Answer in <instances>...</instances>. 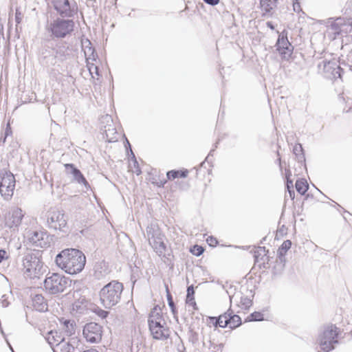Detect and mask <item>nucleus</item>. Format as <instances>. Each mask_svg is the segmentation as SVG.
<instances>
[{
    "label": "nucleus",
    "mask_w": 352,
    "mask_h": 352,
    "mask_svg": "<svg viewBox=\"0 0 352 352\" xmlns=\"http://www.w3.org/2000/svg\"><path fill=\"white\" fill-rule=\"evenodd\" d=\"M56 266L69 274H76L82 271L86 263L83 252L75 248L60 251L55 257Z\"/></svg>",
    "instance_id": "f257e3e1"
},
{
    "label": "nucleus",
    "mask_w": 352,
    "mask_h": 352,
    "mask_svg": "<svg viewBox=\"0 0 352 352\" xmlns=\"http://www.w3.org/2000/svg\"><path fill=\"white\" fill-rule=\"evenodd\" d=\"M124 285L118 280H111L103 286L99 292L100 305L105 309H111L121 300Z\"/></svg>",
    "instance_id": "f03ea898"
},
{
    "label": "nucleus",
    "mask_w": 352,
    "mask_h": 352,
    "mask_svg": "<svg viewBox=\"0 0 352 352\" xmlns=\"http://www.w3.org/2000/svg\"><path fill=\"white\" fill-rule=\"evenodd\" d=\"M41 251L26 253L23 257V270L24 274L30 278H39L45 271L41 261Z\"/></svg>",
    "instance_id": "7ed1b4c3"
},
{
    "label": "nucleus",
    "mask_w": 352,
    "mask_h": 352,
    "mask_svg": "<svg viewBox=\"0 0 352 352\" xmlns=\"http://www.w3.org/2000/svg\"><path fill=\"white\" fill-rule=\"evenodd\" d=\"M43 58L47 65H55L59 62L69 59L72 55V49L63 43L56 45L55 48L48 50L45 49L43 52Z\"/></svg>",
    "instance_id": "20e7f679"
},
{
    "label": "nucleus",
    "mask_w": 352,
    "mask_h": 352,
    "mask_svg": "<svg viewBox=\"0 0 352 352\" xmlns=\"http://www.w3.org/2000/svg\"><path fill=\"white\" fill-rule=\"evenodd\" d=\"M338 329L335 324L325 326L317 340L321 350L329 352L334 349L333 344L338 343Z\"/></svg>",
    "instance_id": "39448f33"
},
{
    "label": "nucleus",
    "mask_w": 352,
    "mask_h": 352,
    "mask_svg": "<svg viewBox=\"0 0 352 352\" xmlns=\"http://www.w3.org/2000/svg\"><path fill=\"white\" fill-rule=\"evenodd\" d=\"M71 284L69 278L58 273H52L45 278L44 287L51 294H57L63 292Z\"/></svg>",
    "instance_id": "423d86ee"
},
{
    "label": "nucleus",
    "mask_w": 352,
    "mask_h": 352,
    "mask_svg": "<svg viewBox=\"0 0 352 352\" xmlns=\"http://www.w3.org/2000/svg\"><path fill=\"white\" fill-rule=\"evenodd\" d=\"M74 28V22L72 19L57 18L50 23L48 30L53 37L62 38L70 34Z\"/></svg>",
    "instance_id": "0eeeda50"
},
{
    "label": "nucleus",
    "mask_w": 352,
    "mask_h": 352,
    "mask_svg": "<svg viewBox=\"0 0 352 352\" xmlns=\"http://www.w3.org/2000/svg\"><path fill=\"white\" fill-rule=\"evenodd\" d=\"M46 226L49 229L62 230L67 225V218L63 210L51 208L45 214Z\"/></svg>",
    "instance_id": "6e6552de"
},
{
    "label": "nucleus",
    "mask_w": 352,
    "mask_h": 352,
    "mask_svg": "<svg viewBox=\"0 0 352 352\" xmlns=\"http://www.w3.org/2000/svg\"><path fill=\"white\" fill-rule=\"evenodd\" d=\"M318 67L327 78L336 80L342 78L343 69L340 67L336 59L331 60L324 59L318 63Z\"/></svg>",
    "instance_id": "1a4fd4ad"
},
{
    "label": "nucleus",
    "mask_w": 352,
    "mask_h": 352,
    "mask_svg": "<svg viewBox=\"0 0 352 352\" xmlns=\"http://www.w3.org/2000/svg\"><path fill=\"white\" fill-rule=\"evenodd\" d=\"M82 334L87 342L98 343L102 339V327L96 322H89L84 326Z\"/></svg>",
    "instance_id": "9d476101"
},
{
    "label": "nucleus",
    "mask_w": 352,
    "mask_h": 352,
    "mask_svg": "<svg viewBox=\"0 0 352 352\" xmlns=\"http://www.w3.org/2000/svg\"><path fill=\"white\" fill-rule=\"evenodd\" d=\"M24 215L25 212L20 208H12L5 216L6 227L13 230H18Z\"/></svg>",
    "instance_id": "9b49d317"
},
{
    "label": "nucleus",
    "mask_w": 352,
    "mask_h": 352,
    "mask_svg": "<svg viewBox=\"0 0 352 352\" xmlns=\"http://www.w3.org/2000/svg\"><path fill=\"white\" fill-rule=\"evenodd\" d=\"M28 240L37 248H47L50 244L49 236L45 230H30L28 232Z\"/></svg>",
    "instance_id": "f8f14e48"
},
{
    "label": "nucleus",
    "mask_w": 352,
    "mask_h": 352,
    "mask_svg": "<svg viewBox=\"0 0 352 352\" xmlns=\"http://www.w3.org/2000/svg\"><path fill=\"white\" fill-rule=\"evenodd\" d=\"M276 47L282 58L288 60L291 57L294 47L288 41L287 33L285 34L284 31L279 34Z\"/></svg>",
    "instance_id": "ddd939ff"
},
{
    "label": "nucleus",
    "mask_w": 352,
    "mask_h": 352,
    "mask_svg": "<svg viewBox=\"0 0 352 352\" xmlns=\"http://www.w3.org/2000/svg\"><path fill=\"white\" fill-rule=\"evenodd\" d=\"M54 10L62 18L73 17L75 10L71 7L69 0H52Z\"/></svg>",
    "instance_id": "4468645a"
},
{
    "label": "nucleus",
    "mask_w": 352,
    "mask_h": 352,
    "mask_svg": "<svg viewBox=\"0 0 352 352\" xmlns=\"http://www.w3.org/2000/svg\"><path fill=\"white\" fill-rule=\"evenodd\" d=\"M65 166L67 172L73 175V178L75 182L79 184H82L87 189L90 188L89 183L84 175L73 164H65Z\"/></svg>",
    "instance_id": "2eb2a0df"
},
{
    "label": "nucleus",
    "mask_w": 352,
    "mask_h": 352,
    "mask_svg": "<svg viewBox=\"0 0 352 352\" xmlns=\"http://www.w3.org/2000/svg\"><path fill=\"white\" fill-rule=\"evenodd\" d=\"M94 275L97 279H102L110 272L108 265L104 261H100L95 264Z\"/></svg>",
    "instance_id": "dca6fc26"
},
{
    "label": "nucleus",
    "mask_w": 352,
    "mask_h": 352,
    "mask_svg": "<svg viewBox=\"0 0 352 352\" xmlns=\"http://www.w3.org/2000/svg\"><path fill=\"white\" fill-rule=\"evenodd\" d=\"M146 237L150 242L154 239H159V237L164 236V234L162 233V231L158 226V225L155 223H150L146 228Z\"/></svg>",
    "instance_id": "f3484780"
},
{
    "label": "nucleus",
    "mask_w": 352,
    "mask_h": 352,
    "mask_svg": "<svg viewBox=\"0 0 352 352\" xmlns=\"http://www.w3.org/2000/svg\"><path fill=\"white\" fill-rule=\"evenodd\" d=\"M149 244L158 256H164L166 250V246L164 243V236L159 237V239L151 241Z\"/></svg>",
    "instance_id": "a211bd4d"
},
{
    "label": "nucleus",
    "mask_w": 352,
    "mask_h": 352,
    "mask_svg": "<svg viewBox=\"0 0 352 352\" xmlns=\"http://www.w3.org/2000/svg\"><path fill=\"white\" fill-rule=\"evenodd\" d=\"M32 306L34 308L40 312L47 311L48 305L46 300L42 294H36L32 298Z\"/></svg>",
    "instance_id": "6ab92c4d"
},
{
    "label": "nucleus",
    "mask_w": 352,
    "mask_h": 352,
    "mask_svg": "<svg viewBox=\"0 0 352 352\" xmlns=\"http://www.w3.org/2000/svg\"><path fill=\"white\" fill-rule=\"evenodd\" d=\"M153 339L164 340L169 337V329L166 325L158 326L155 329H149Z\"/></svg>",
    "instance_id": "aec40b11"
},
{
    "label": "nucleus",
    "mask_w": 352,
    "mask_h": 352,
    "mask_svg": "<svg viewBox=\"0 0 352 352\" xmlns=\"http://www.w3.org/2000/svg\"><path fill=\"white\" fill-rule=\"evenodd\" d=\"M87 310V302L83 298L75 301L72 305L71 311L73 315L83 314Z\"/></svg>",
    "instance_id": "412c9836"
},
{
    "label": "nucleus",
    "mask_w": 352,
    "mask_h": 352,
    "mask_svg": "<svg viewBox=\"0 0 352 352\" xmlns=\"http://www.w3.org/2000/svg\"><path fill=\"white\" fill-rule=\"evenodd\" d=\"M226 315L227 322H228V326H229L230 328L234 329L241 324V318L238 315L234 314V312L231 309H229L226 312Z\"/></svg>",
    "instance_id": "4be33fe9"
},
{
    "label": "nucleus",
    "mask_w": 352,
    "mask_h": 352,
    "mask_svg": "<svg viewBox=\"0 0 352 352\" xmlns=\"http://www.w3.org/2000/svg\"><path fill=\"white\" fill-rule=\"evenodd\" d=\"M208 320L212 322L215 327H219L221 328H225L228 326V323L227 322L226 312L218 317L209 316Z\"/></svg>",
    "instance_id": "5701e85b"
},
{
    "label": "nucleus",
    "mask_w": 352,
    "mask_h": 352,
    "mask_svg": "<svg viewBox=\"0 0 352 352\" xmlns=\"http://www.w3.org/2000/svg\"><path fill=\"white\" fill-rule=\"evenodd\" d=\"M164 320L161 308L158 305L155 306L148 315V322Z\"/></svg>",
    "instance_id": "b1692460"
},
{
    "label": "nucleus",
    "mask_w": 352,
    "mask_h": 352,
    "mask_svg": "<svg viewBox=\"0 0 352 352\" xmlns=\"http://www.w3.org/2000/svg\"><path fill=\"white\" fill-rule=\"evenodd\" d=\"M278 1V0H261V8L265 13H270L276 7Z\"/></svg>",
    "instance_id": "393cba45"
},
{
    "label": "nucleus",
    "mask_w": 352,
    "mask_h": 352,
    "mask_svg": "<svg viewBox=\"0 0 352 352\" xmlns=\"http://www.w3.org/2000/svg\"><path fill=\"white\" fill-rule=\"evenodd\" d=\"M295 188L297 192L302 195H305L309 189V184L305 179H298L296 182Z\"/></svg>",
    "instance_id": "a878e982"
},
{
    "label": "nucleus",
    "mask_w": 352,
    "mask_h": 352,
    "mask_svg": "<svg viewBox=\"0 0 352 352\" xmlns=\"http://www.w3.org/2000/svg\"><path fill=\"white\" fill-rule=\"evenodd\" d=\"M1 185L6 186H15V178L12 173H5L1 177V180L0 182Z\"/></svg>",
    "instance_id": "bb28decb"
},
{
    "label": "nucleus",
    "mask_w": 352,
    "mask_h": 352,
    "mask_svg": "<svg viewBox=\"0 0 352 352\" xmlns=\"http://www.w3.org/2000/svg\"><path fill=\"white\" fill-rule=\"evenodd\" d=\"M188 170H172L167 172L166 177L168 179H174L177 177L185 178L188 176Z\"/></svg>",
    "instance_id": "cd10ccee"
},
{
    "label": "nucleus",
    "mask_w": 352,
    "mask_h": 352,
    "mask_svg": "<svg viewBox=\"0 0 352 352\" xmlns=\"http://www.w3.org/2000/svg\"><path fill=\"white\" fill-rule=\"evenodd\" d=\"M76 324L74 321L65 320L63 322V330L67 336H70L75 333Z\"/></svg>",
    "instance_id": "c85d7f7f"
},
{
    "label": "nucleus",
    "mask_w": 352,
    "mask_h": 352,
    "mask_svg": "<svg viewBox=\"0 0 352 352\" xmlns=\"http://www.w3.org/2000/svg\"><path fill=\"white\" fill-rule=\"evenodd\" d=\"M292 246V242L290 240L285 241L280 247L278 250V256L280 261H283V258H284L285 255L288 250L290 249Z\"/></svg>",
    "instance_id": "c756f323"
},
{
    "label": "nucleus",
    "mask_w": 352,
    "mask_h": 352,
    "mask_svg": "<svg viewBox=\"0 0 352 352\" xmlns=\"http://www.w3.org/2000/svg\"><path fill=\"white\" fill-rule=\"evenodd\" d=\"M14 186H6L0 184V193L5 199H9L13 195Z\"/></svg>",
    "instance_id": "7c9ffc66"
},
{
    "label": "nucleus",
    "mask_w": 352,
    "mask_h": 352,
    "mask_svg": "<svg viewBox=\"0 0 352 352\" xmlns=\"http://www.w3.org/2000/svg\"><path fill=\"white\" fill-rule=\"evenodd\" d=\"M293 153L296 156L299 162L305 161V155L303 153V148L300 144H297L294 146Z\"/></svg>",
    "instance_id": "2f4dec72"
},
{
    "label": "nucleus",
    "mask_w": 352,
    "mask_h": 352,
    "mask_svg": "<svg viewBox=\"0 0 352 352\" xmlns=\"http://www.w3.org/2000/svg\"><path fill=\"white\" fill-rule=\"evenodd\" d=\"M267 252L268 250H266L265 247H257L254 254L255 261L258 262L260 258L263 259L264 256H267Z\"/></svg>",
    "instance_id": "473e14b6"
},
{
    "label": "nucleus",
    "mask_w": 352,
    "mask_h": 352,
    "mask_svg": "<svg viewBox=\"0 0 352 352\" xmlns=\"http://www.w3.org/2000/svg\"><path fill=\"white\" fill-rule=\"evenodd\" d=\"M59 338H63V337L61 336L58 335L57 332H53V331H51L50 333V336L47 338V341H48L49 344L50 345H55L56 347V350L60 349V348H58V345H57L58 341L56 340H60ZM63 339L65 340L64 338H63Z\"/></svg>",
    "instance_id": "72a5a7b5"
},
{
    "label": "nucleus",
    "mask_w": 352,
    "mask_h": 352,
    "mask_svg": "<svg viewBox=\"0 0 352 352\" xmlns=\"http://www.w3.org/2000/svg\"><path fill=\"white\" fill-rule=\"evenodd\" d=\"M167 300H168V304L170 308L171 312L174 315V317H176V315L177 314L176 307L173 302V297L168 292H167Z\"/></svg>",
    "instance_id": "f704fd0d"
},
{
    "label": "nucleus",
    "mask_w": 352,
    "mask_h": 352,
    "mask_svg": "<svg viewBox=\"0 0 352 352\" xmlns=\"http://www.w3.org/2000/svg\"><path fill=\"white\" fill-rule=\"evenodd\" d=\"M240 303L243 309H248L252 304V300L248 296H241Z\"/></svg>",
    "instance_id": "c9c22d12"
},
{
    "label": "nucleus",
    "mask_w": 352,
    "mask_h": 352,
    "mask_svg": "<svg viewBox=\"0 0 352 352\" xmlns=\"http://www.w3.org/2000/svg\"><path fill=\"white\" fill-rule=\"evenodd\" d=\"M204 248L200 245H195L190 249V252L197 256L201 255L204 253Z\"/></svg>",
    "instance_id": "e433bc0d"
},
{
    "label": "nucleus",
    "mask_w": 352,
    "mask_h": 352,
    "mask_svg": "<svg viewBox=\"0 0 352 352\" xmlns=\"http://www.w3.org/2000/svg\"><path fill=\"white\" fill-rule=\"evenodd\" d=\"M250 318V320L252 321H262L263 320V315L261 312L258 311H254V313L251 314L249 316Z\"/></svg>",
    "instance_id": "4c0bfd02"
},
{
    "label": "nucleus",
    "mask_w": 352,
    "mask_h": 352,
    "mask_svg": "<svg viewBox=\"0 0 352 352\" xmlns=\"http://www.w3.org/2000/svg\"><path fill=\"white\" fill-rule=\"evenodd\" d=\"M149 329H155L158 326H164L166 325L165 321H154L151 322H148Z\"/></svg>",
    "instance_id": "58836bf2"
},
{
    "label": "nucleus",
    "mask_w": 352,
    "mask_h": 352,
    "mask_svg": "<svg viewBox=\"0 0 352 352\" xmlns=\"http://www.w3.org/2000/svg\"><path fill=\"white\" fill-rule=\"evenodd\" d=\"M224 289H226V291L229 296L230 302H232V298L234 297V294H232L233 290H235V288L233 287L232 285H229V288H227V286L223 285V286Z\"/></svg>",
    "instance_id": "ea45409f"
},
{
    "label": "nucleus",
    "mask_w": 352,
    "mask_h": 352,
    "mask_svg": "<svg viewBox=\"0 0 352 352\" xmlns=\"http://www.w3.org/2000/svg\"><path fill=\"white\" fill-rule=\"evenodd\" d=\"M186 302L187 304L192 305L194 309H197L196 307L197 305H196L194 296H189V298L186 297Z\"/></svg>",
    "instance_id": "a19ab883"
},
{
    "label": "nucleus",
    "mask_w": 352,
    "mask_h": 352,
    "mask_svg": "<svg viewBox=\"0 0 352 352\" xmlns=\"http://www.w3.org/2000/svg\"><path fill=\"white\" fill-rule=\"evenodd\" d=\"M8 252L3 249L0 250V263L3 260L8 259Z\"/></svg>",
    "instance_id": "79ce46f5"
},
{
    "label": "nucleus",
    "mask_w": 352,
    "mask_h": 352,
    "mask_svg": "<svg viewBox=\"0 0 352 352\" xmlns=\"http://www.w3.org/2000/svg\"><path fill=\"white\" fill-rule=\"evenodd\" d=\"M298 1V0H294V3H293V9H294V11L296 12H299L300 11H301L300 3Z\"/></svg>",
    "instance_id": "37998d69"
},
{
    "label": "nucleus",
    "mask_w": 352,
    "mask_h": 352,
    "mask_svg": "<svg viewBox=\"0 0 352 352\" xmlns=\"http://www.w3.org/2000/svg\"><path fill=\"white\" fill-rule=\"evenodd\" d=\"M207 242H208V243L209 244L210 246H215L217 244V243H218V241L216 239V238H214L213 236H209L207 239Z\"/></svg>",
    "instance_id": "c03bdc74"
},
{
    "label": "nucleus",
    "mask_w": 352,
    "mask_h": 352,
    "mask_svg": "<svg viewBox=\"0 0 352 352\" xmlns=\"http://www.w3.org/2000/svg\"><path fill=\"white\" fill-rule=\"evenodd\" d=\"M126 143L127 144L129 145V148H130V151H131V155H132V157L133 159V165H134V167L136 168L138 167V162H137L136 160V158H135V156L134 155V153H133L132 150H131V145L129 144V142L128 141V140H126Z\"/></svg>",
    "instance_id": "a18cd8bd"
},
{
    "label": "nucleus",
    "mask_w": 352,
    "mask_h": 352,
    "mask_svg": "<svg viewBox=\"0 0 352 352\" xmlns=\"http://www.w3.org/2000/svg\"><path fill=\"white\" fill-rule=\"evenodd\" d=\"M88 69H89V71L92 76H93V71H95L96 74L97 76H99L98 68L97 66H95L94 64H92L91 66L88 67Z\"/></svg>",
    "instance_id": "49530a36"
},
{
    "label": "nucleus",
    "mask_w": 352,
    "mask_h": 352,
    "mask_svg": "<svg viewBox=\"0 0 352 352\" xmlns=\"http://www.w3.org/2000/svg\"><path fill=\"white\" fill-rule=\"evenodd\" d=\"M195 294V290L193 285H190L187 288V294L186 297L189 298V296H194Z\"/></svg>",
    "instance_id": "de8ad7c7"
},
{
    "label": "nucleus",
    "mask_w": 352,
    "mask_h": 352,
    "mask_svg": "<svg viewBox=\"0 0 352 352\" xmlns=\"http://www.w3.org/2000/svg\"><path fill=\"white\" fill-rule=\"evenodd\" d=\"M1 303L3 307H7L9 305L10 302L6 297V295L2 296Z\"/></svg>",
    "instance_id": "09e8293b"
},
{
    "label": "nucleus",
    "mask_w": 352,
    "mask_h": 352,
    "mask_svg": "<svg viewBox=\"0 0 352 352\" xmlns=\"http://www.w3.org/2000/svg\"><path fill=\"white\" fill-rule=\"evenodd\" d=\"M206 3L210 6H216L219 3L220 0H203Z\"/></svg>",
    "instance_id": "8fccbe9b"
},
{
    "label": "nucleus",
    "mask_w": 352,
    "mask_h": 352,
    "mask_svg": "<svg viewBox=\"0 0 352 352\" xmlns=\"http://www.w3.org/2000/svg\"><path fill=\"white\" fill-rule=\"evenodd\" d=\"M286 186L287 190L294 188L293 182L289 178V175H287V183Z\"/></svg>",
    "instance_id": "3c124183"
},
{
    "label": "nucleus",
    "mask_w": 352,
    "mask_h": 352,
    "mask_svg": "<svg viewBox=\"0 0 352 352\" xmlns=\"http://www.w3.org/2000/svg\"><path fill=\"white\" fill-rule=\"evenodd\" d=\"M109 314V312L107 311H104V310H100V314H99V316L102 318H105Z\"/></svg>",
    "instance_id": "603ef678"
},
{
    "label": "nucleus",
    "mask_w": 352,
    "mask_h": 352,
    "mask_svg": "<svg viewBox=\"0 0 352 352\" xmlns=\"http://www.w3.org/2000/svg\"><path fill=\"white\" fill-rule=\"evenodd\" d=\"M287 190H288L289 197L293 200L295 197V192L294 190V188H292V189H289Z\"/></svg>",
    "instance_id": "864d4df0"
},
{
    "label": "nucleus",
    "mask_w": 352,
    "mask_h": 352,
    "mask_svg": "<svg viewBox=\"0 0 352 352\" xmlns=\"http://www.w3.org/2000/svg\"><path fill=\"white\" fill-rule=\"evenodd\" d=\"M12 133L11 131V129L10 128L9 125H8L6 129V131H5V135H6V137L3 140V142L6 141V138L8 135H9L10 133Z\"/></svg>",
    "instance_id": "5fc2aeb1"
},
{
    "label": "nucleus",
    "mask_w": 352,
    "mask_h": 352,
    "mask_svg": "<svg viewBox=\"0 0 352 352\" xmlns=\"http://www.w3.org/2000/svg\"><path fill=\"white\" fill-rule=\"evenodd\" d=\"M88 52H91V55H92V56H93V58H93V59H95V58H94V50H93L91 47H89V48H88V52L87 51V50H86V49L85 50V56H87V53H88Z\"/></svg>",
    "instance_id": "6e6d98bb"
},
{
    "label": "nucleus",
    "mask_w": 352,
    "mask_h": 352,
    "mask_svg": "<svg viewBox=\"0 0 352 352\" xmlns=\"http://www.w3.org/2000/svg\"><path fill=\"white\" fill-rule=\"evenodd\" d=\"M135 173L137 175H139L142 173V170L140 168L139 166H138V167L135 168Z\"/></svg>",
    "instance_id": "4d7b16f0"
},
{
    "label": "nucleus",
    "mask_w": 352,
    "mask_h": 352,
    "mask_svg": "<svg viewBox=\"0 0 352 352\" xmlns=\"http://www.w3.org/2000/svg\"><path fill=\"white\" fill-rule=\"evenodd\" d=\"M15 20L17 23H19L21 22V18L19 17L17 13H16Z\"/></svg>",
    "instance_id": "13d9d810"
},
{
    "label": "nucleus",
    "mask_w": 352,
    "mask_h": 352,
    "mask_svg": "<svg viewBox=\"0 0 352 352\" xmlns=\"http://www.w3.org/2000/svg\"><path fill=\"white\" fill-rule=\"evenodd\" d=\"M267 27H268V28H270V29H272V30H274V25H272V22L268 21V22L267 23Z\"/></svg>",
    "instance_id": "bf43d9fd"
},
{
    "label": "nucleus",
    "mask_w": 352,
    "mask_h": 352,
    "mask_svg": "<svg viewBox=\"0 0 352 352\" xmlns=\"http://www.w3.org/2000/svg\"><path fill=\"white\" fill-rule=\"evenodd\" d=\"M86 43H87L88 45H91V42L88 39H86L85 41H82V47H84Z\"/></svg>",
    "instance_id": "052dcab7"
},
{
    "label": "nucleus",
    "mask_w": 352,
    "mask_h": 352,
    "mask_svg": "<svg viewBox=\"0 0 352 352\" xmlns=\"http://www.w3.org/2000/svg\"><path fill=\"white\" fill-rule=\"evenodd\" d=\"M346 24L351 25H352V18L347 19V21H346Z\"/></svg>",
    "instance_id": "680f3d73"
},
{
    "label": "nucleus",
    "mask_w": 352,
    "mask_h": 352,
    "mask_svg": "<svg viewBox=\"0 0 352 352\" xmlns=\"http://www.w3.org/2000/svg\"><path fill=\"white\" fill-rule=\"evenodd\" d=\"M83 352H98L96 349H91L89 350L85 351Z\"/></svg>",
    "instance_id": "e2e57ef3"
},
{
    "label": "nucleus",
    "mask_w": 352,
    "mask_h": 352,
    "mask_svg": "<svg viewBox=\"0 0 352 352\" xmlns=\"http://www.w3.org/2000/svg\"><path fill=\"white\" fill-rule=\"evenodd\" d=\"M348 58L351 59V62L352 63V49H351V51L350 54L348 55Z\"/></svg>",
    "instance_id": "0e129e2a"
},
{
    "label": "nucleus",
    "mask_w": 352,
    "mask_h": 352,
    "mask_svg": "<svg viewBox=\"0 0 352 352\" xmlns=\"http://www.w3.org/2000/svg\"><path fill=\"white\" fill-rule=\"evenodd\" d=\"M338 22H337V24H341V21H342V19H337Z\"/></svg>",
    "instance_id": "69168bd1"
},
{
    "label": "nucleus",
    "mask_w": 352,
    "mask_h": 352,
    "mask_svg": "<svg viewBox=\"0 0 352 352\" xmlns=\"http://www.w3.org/2000/svg\"><path fill=\"white\" fill-rule=\"evenodd\" d=\"M278 160L279 161V163L280 164V158H278Z\"/></svg>",
    "instance_id": "338daca9"
}]
</instances>
